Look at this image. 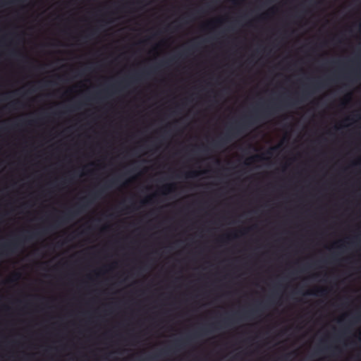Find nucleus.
Listing matches in <instances>:
<instances>
[{
	"mask_svg": "<svg viewBox=\"0 0 361 361\" xmlns=\"http://www.w3.org/2000/svg\"><path fill=\"white\" fill-rule=\"evenodd\" d=\"M251 117L247 118L243 121L237 123L235 126L229 127L226 134L219 140L214 141L212 145L216 147H223L233 136L238 134L242 129L245 128L246 123H249L251 121Z\"/></svg>",
	"mask_w": 361,
	"mask_h": 361,
	"instance_id": "nucleus-1",
	"label": "nucleus"
},
{
	"mask_svg": "<svg viewBox=\"0 0 361 361\" xmlns=\"http://www.w3.org/2000/svg\"><path fill=\"white\" fill-rule=\"evenodd\" d=\"M103 192V188L92 192L88 197H84L81 200V203L77 205L78 210H82L86 206L92 202V200L97 199Z\"/></svg>",
	"mask_w": 361,
	"mask_h": 361,
	"instance_id": "nucleus-2",
	"label": "nucleus"
},
{
	"mask_svg": "<svg viewBox=\"0 0 361 361\" xmlns=\"http://www.w3.org/2000/svg\"><path fill=\"white\" fill-rule=\"evenodd\" d=\"M20 241L21 238H19L11 242L4 243L0 246V250L7 252H13L19 247Z\"/></svg>",
	"mask_w": 361,
	"mask_h": 361,
	"instance_id": "nucleus-3",
	"label": "nucleus"
},
{
	"mask_svg": "<svg viewBox=\"0 0 361 361\" xmlns=\"http://www.w3.org/2000/svg\"><path fill=\"white\" fill-rule=\"evenodd\" d=\"M75 214H76L75 211L69 209L62 216L59 218V220L65 221L68 219H71V217L74 216Z\"/></svg>",
	"mask_w": 361,
	"mask_h": 361,
	"instance_id": "nucleus-4",
	"label": "nucleus"
},
{
	"mask_svg": "<svg viewBox=\"0 0 361 361\" xmlns=\"http://www.w3.org/2000/svg\"><path fill=\"white\" fill-rule=\"evenodd\" d=\"M307 294L317 295V296H323L326 294V290L324 288H320V289H317L314 291L307 292Z\"/></svg>",
	"mask_w": 361,
	"mask_h": 361,
	"instance_id": "nucleus-5",
	"label": "nucleus"
},
{
	"mask_svg": "<svg viewBox=\"0 0 361 361\" xmlns=\"http://www.w3.org/2000/svg\"><path fill=\"white\" fill-rule=\"evenodd\" d=\"M174 188H175L174 184L166 185L164 186V188H163L164 193V194L171 193L174 190Z\"/></svg>",
	"mask_w": 361,
	"mask_h": 361,
	"instance_id": "nucleus-6",
	"label": "nucleus"
},
{
	"mask_svg": "<svg viewBox=\"0 0 361 361\" xmlns=\"http://www.w3.org/2000/svg\"><path fill=\"white\" fill-rule=\"evenodd\" d=\"M19 104L18 101L13 102L9 103L8 104L7 107H8L9 109H16L17 104Z\"/></svg>",
	"mask_w": 361,
	"mask_h": 361,
	"instance_id": "nucleus-7",
	"label": "nucleus"
},
{
	"mask_svg": "<svg viewBox=\"0 0 361 361\" xmlns=\"http://www.w3.org/2000/svg\"><path fill=\"white\" fill-rule=\"evenodd\" d=\"M279 149V145L275 146V147H271V148L268 151V153H269V154H272L274 152H275L276 151H277Z\"/></svg>",
	"mask_w": 361,
	"mask_h": 361,
	"instance_id": "nucleus-8",
	"label": "nucleus"
},
{
	"mask_svg": "<svg viewBox=\"0 0 361 361\" xmlns=\"http://www.w3.org/2000/svg\"><path fill=\"white\" fill-rule=\"evenodd\" d=\"M198 175V173L196 171H191L187 173L188 177H195Z\"/></svg>",
	"mask_w": 361,
	"mask_h": 361,
	"instance_id": "nucleus-9",
	"label": "nucleus"
},
{
	"mask_svg": "<svg viewBox=\"0 0 361 361\" xmlns=\"http://www.w3.org/2000/svg\"><path fill=\"white\" fill-rule=\"evenodd\" d=\"M308 93H309L308 90H304V92H302V97H305V96H307L308 94Z\"/></svg>",
	"mask_w": 361,
	"mask_h": 361,
	"instance_id": "nucleus-10",
	"label": "nucleus"
},
{
	"mask_svg": "<svg viewBox=\"0 0 361 361\" xmlns=\"http://www.w3.org/2000/svg\"><path fill=\"white\" fill-rule=\"evenodd\" d=\"M261 158H262V157L257 155L255 157H252L250 159L252 160H255V159H261Z\"/></svg>",
	"mask_w": 361,
	"mask_h": 361,
	"instance_id": "nucleus-11",
	"label": "nucleus"
},
{
	"mask_svg": "<svg viewBox=\"0 0 361 361\" xmlns=\"http://www.w3.org/2000/svg\"><path fill=\"white\" fill-rule=\"evenodd\" d=\"M152 197H149L146 200L142 201V204H145V203H146V202H149V200H152Z\"/></svg>",
	"mask_w": 361,
	"mask_h": 361,
	"instance_id": "nucleus-12",
	"label": "nucleus"
},
{
	"mask_svg": "<svg viewBox=\"0 0 361 361\" xmlns=\"http://www.w3.org/2000/svg\"><path fill=\"white\" fill-rule=\"evenodd\" d=\"M256 312H257V310H250L248 313H249V314H254Z\"/></svg>",
	"mask_w": 361,
	"mask_h": 361,
	"instance_id": "nucleus-13",
	"label": "nucleus"
},
{
	"mask_svg": "<svg viewBox=\"0 0 361 361\" xmlns=\"http://www.w3.org/2000/svg\"><path fill=\"white\" fill-rule=\"evenodd\" d=\"M12 54H13V55H18V54H19V53H18V52H17V51H13V52H12Z\"/></svg>",
	"mask_w": 361,
	"mask_h": 361,
	"instance_id": "nucleus-14",
	"label": "nucleus"
},
{
	"mask_svg": "<svg viewBox=\"0 0 361 361\" xmlns=\"http://www.w3.org/2000/svg\"><path fill=\"white\" fill-rule=\"evenodd\" d=\"M272 108H269V107H267L266 109H265V112H267L269 111V110L271 109Z\"/></svg>",
	"mask_w": 361,
	"mask_h": 361,
	"instance_id": "nucleus-15",
	"label": "nucleus"
},
{
	"mask_svg": "<svg viewBox=\"0 0 361 361\" xmlns=\"http://www.w3.org/2000/svg\"><path fill=\"white\" fill-rule=\"evenodd\" d=\"M360 317H361V315H357V316L355 317V319H356L357 320H359Z\"/></svg>",
	"mask_w": 361,
	"mask_h": 361,
	"instance_id": "nucleus-16",
	"label": "nucleus"
},
{
	"mask_svg": "<svg viewBox=\"0 0 361 361\" xmlns=\"http://www.w3.org/2000/svg\"><path fill=\"white\" fill-rule=\"evenodd\" d=\"M239 0H233V4H237Z\"/></svg>",
	"mask_w": 361,
	"mask_h": 361,
	"instance_id": "nucleus-17",
	"label": "nucleus"
},
{
	"mask_svg": "<svg viewBox=\"0 0 361 361\" xmlns=\"http://www.w3.org/2000/svg\"><path fill=\"white\" fill-rule=\"evenodd\" d=\"M182 342H183V341H180H180H176V343H177V344H180Z\"/></svg>",
	"mask_w": 361,
	"mask_h": 361,
	"instance_id": "nucleus-18",
	"label": "nucleus"
},
{
	"mask_svg": "<svg viewBox=\"0 0 361 361\" xmlns=\"http://www.w3.org/2000/svg\"><path fill=\"white\" fill-rule=\"evenodd\" d=\"M111 183H115L116 182V180H111Z\"/></svg>",
	"mask_w": 361,
	"mask_h": 361,
	"instance_id": "nucleus-19",
	"label": "nucleus"
},
{
	"mask_svg": "<svg viewBox=\"0 0 361 361\" xmlns=\"http://www.w3.org/2000/svg\"><path fill=\"white\" fill-rule=\"evenodd\" d=\"M202 331H203V332H204V333H205V332L207 331V330H206V329H202Z\"/></svg>",
	"mask_w": 361,
	"mask_h": 361,
	"instance_id": "nucleus-20",
	"label": "nucleus"
},
{
	"mask_svg": "<svg viewBox=\"0 0 361 361\" xmlns=\"http://www.w3.org/2000/svg\"><path fill=\"white\" fill-rule=\"evenodd\" d=\"M230 320H231V319H230V318H228L227 319H226V320H225V322H228V321H230Z\"/></svg>",
	"mask_w": 361,
	"mask_h": 361,
	"instance_id": "nucleus-21",
	"label": "nucleus"
}]
</instances>
